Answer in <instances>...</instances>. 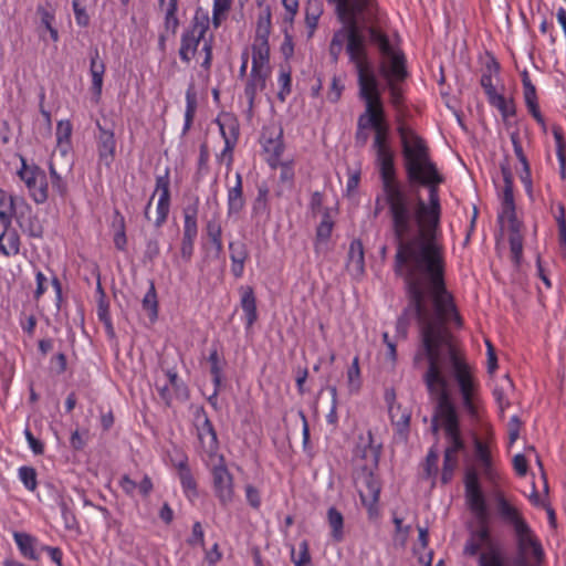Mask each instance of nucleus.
I'll return each mask as SVG.
<instances>
[{
    "mask_svg": "<svg viewBox=\"0 0 566 566\" xmlns=\"http://www.w3.org/2000/svg\"><path fill=\"white\" fill-rule=\"evenodd\" d=\"M15 210L17 198L0 189V222L6 230L11 227Z\"/></svg>",
    "mask_w": 566,
    "mask_h": 566,
    "instance_id": "nucleus-33",
    "label": "nucleus"
},
{
    "mask_svg": "<svg viewBox=\"0 0 566 566\" xmlns=\"http://www.w3.org/2000/svg\"><path fill=\"white\" fill-rule=\"evenodd\" d=\"M378 469L358 467L354 469L353 478L359 493L363 505L367 509L369 516L378 514V501L381 491V483L376 475Z\"/></svg>",
    "mask_w": 566,
    "mask_h": 566,
    "instance_id": "nucleus-10",
    "label": "nucleus"
},
{
    "mask_svg": "<svg viewBox=\"0 0 566 566\" xmlns=\"http://www.w3.org/2000/svg\"><path fill=\"white\" fill-rule=\"evenodd\" d=\"M328 524L332 528V537L336 542H340L344 537L343 526L344 517L343 514L335 507H331L327 512Z\"/></svg>",
    "mask_w": 566,
    "mask_h": 566,
    "instance_id": "nucleus-43",
    "label": "nucleus"
},
{
    "mask_svg": "<svg viewBox=\"0 0 566 566\" xmlns=\"http://www.w3.org/2000/svg\"><path fill=\"white\" fill-rule=\"evenodd\" d=\"M212 486L216 496L222 506H228L234 500L233 475L224 463L222 455L219 457L218 463L211 468Z\"/></svg>",
    "mask_w": 566,
    "mask_h": 566,
    "instance_id": "nucleus-15",
    "label": "nucleus"
},
{
    "mask_svg": "<svg viewBox=\"0 0 566 566\" xmlns=\"http://www.w3.org/2000/svg\"><path fill=\"white\" fill-rule=\"evenodd\" d=\"M395 399L394 391L386 392V400L388 401V411L392 423L397 427L407 428L409 424L410 416L407 412L399 415L400 407H395L390 401Z\"/></svg>",
    "mask_w": 566,
    "mask_h": 566,
    "instance_id": "nucleus-44",
    "label": "nucleus"
},
{
    "mask_svg": "<svg viewBox=\"0 0 566 566\" xmlns=\"http://www.w3.org/2000/svg\"><path fill=\"white\" fill-rule=\"evenodd\" d=\"M395 272L405 279V283L407 286V293L409 296V306L405 310L402 315L398 318L397 326H396L397 337L403 339L407 337V332H408V326L410 323L411 315H413L418 319L419 325H420V331H423L422 322L420 319V316L418 315L416 304L413 303V300H412L413 285H418L417 287H419V290L421 292V296H422V301H423L424 305L431 304L434 294H433V289L431 287V285L429 283V280L427 281V277H416L415 281L412 280L413 277L411 275V266H410L409 262H403L401 268L398 269L397 255L395 256ZM421 338L423 339V332H421Z\"/></svg>",
    "mask_w": 566,
    "mask_h": 566,
    "instance_id": "nucleus-8",
    "label": "nucleus"
},
{
    "mask_svg": "<svg viewBox=\"0 0 566 566\" xmlns=\"http://www.w3.org/2000/svg\"><path fill=\"white\" fill-rule=\"evenodd\" d=\"M4 239H7L8 242V256L18 254L20 251V239L17 232L8 230Z\"/></svg>",
    "mask_w": 566,
    "mask_h": 566,
    "instance_id": "nucleus-61",
    "label": "nucleus"
},
{
    "mask_svg": "<svg viewBox=\"0 0 566 566\" xmlns=\"http://www.w3.org/2000/svg\"><path fill=\"white\" fill-rule=\"evenodd\" d=\"M360 369H359V359L358 357H355L352 366L348 368L347 371V380H348V388L350 392H357L360 388Z\"/></svg>",
    "mask_w": 566,
    "mask_h": 566,
    "instance_id": "nucleus-52",
    "label": "nucleus"
},
{
    "mask_svg": "<svg viewBox=\"0 0 566 566\" xmlns=\"http://www.w3.org/2000/svg\"><path fill=\"white\" fill-rule=\"evenodd\" d=\"M398 134L402 144L405 167L411 182H418L428 187L429 202L419 199V212L427 223L433 227L440 226L441 205L438 186L444 181L437 166L431 161L429 148L424 140L411 128L400 125Z\"/></svg>",
    "mask_w": 566,
    "mask_h": 566,
    "instance_id": "nucleus-4",
    "label": "nucleus"
},
{
    "mask_svg": "<svg viewBox=\"0 0 566 566\" xmlns=\"http://www.w3.org/2000/svg\"><path fill=\"white\" fill-rule=\"evenodd\" d=\"M514 535L517 551L515 566L539 564L544 557L543 547L528 524L515 531Z\"/></svg>",
    "mask_w": 566,
    "mask_h": 566,
    "instance_id": "nucleus-13",
    "label": "nucleus"
},
{
    "mask_svg": "<svg viewBox=\"0 0 566 566\" xmlns=\"http://www.w3.org/2000/svg\"><path fill=\"white\" fill-rule=\"evenodd\" d=\"M230 260H231V272L235 277H241L244 272V265L249 258V251L243 242L229 243Z\"/></svg>",
    "mask_w": 566,
    "mask_h": 566,
    "instance_id": "nucleus-28",
    "label": "nucleus"
},
{
    "mask_svg": "<svg viewBox=\"0 0 566 566\" xmlns=\"http://www.w3.org/2000/svg\"><path fill=\"white\" fill-rule=\"evenodd\" d=\"M252 67L271 70L270 45L264 35L255 36L252 44Z\"/></svg>",
    "mask_w": 566,
    "mask_h": 566,
    "instance_id": "nucleus-29",
    "label": "nucleus"
},
{
    "mask_svg": "<svg viewBox=\"0 0 566 566\" xmlns=\"http://www.w3.org/2000/svg\"><path fill=\"white\" fill-rule=\"evenodd\" d=\"M106 66L99 57V51L95 48L91 53L90 73L92 76V88L96 96H101L103 87V77Z\"/></svg>",
    "mask_w": 566,
    "mask_h": 566,
    "instance_id": "nucleus-30",
    "label": "nucleus"
},
{
    "mask_svg": "<svg viewBox=\"0 0 566 566\" xmlns=\"http://www.w3.org/2000/svg\"><path fill=\"white\" fill-rule=\"evenodd\" d=\"M271 70L251 67L250 76L247 81L244 94L249 102V112L251 113L254 106V101L258 92H261L266 86V81L270 76Z\"/></svg>",
    "mask_w": 566,
    "mask_h": 566,
    "instance_id": "nucleus-25",
    "label": "nucleus"
},
{
    "mask_svg": "<svg viewBox=\"0 0 566 566\" xmlns=\"http://www.w3.org/2000/svg\"><path fill=\"white\" fill-rule=\"evenodd\" d=\"M97 316L105 324L109 332H113L112 321L109 317L108 304L101 298L97 304Z\"/></svg>",
    "mask_w": 566,
    "mask_h": 566,
    "instance_id": "nucleus-62",
    "label": "nucleus"
},
{
    "mask_svg": "<svg viewBox=\"0 0 566 566\" xmlns=\"http://www.w3.org/2000/svg\"><path fill=\"white\" fill-rule=\"evenodd\" d=\"M19 476L29 491H34L38 485L36 471L32 467H22L19 469Z\"/></svg>",
    "mask_w": 566,
    "mask_h": 566,
    "instance_id": "nucleus-54",
    "label": "nucleus"
},
{
    "mask_svg": "<svg viewBox=\"0 0 566 566\" xmlns=\"http://www.w3.org/2000/svg\"><path fill=\"white\" fill-rule=\"evenodd\" d=\"M168 172L157 176L155 191L145 209V217L154 221L155 227H161L168 217L170 209V190Z\"/></svg>",
    "mask_w": 566,
    "mask_h": 566,
    "instance_id": "nucleus-12",
    "label": "nucleus"
},
{
    "mask_svg": "<svg viewBox=\"0 0 566 566\" xmlns=\"http://www.w3.org/2000/svg\"><path fill=\"white\" fill-rule=\"evenodd\" d=\"M98 128L97 135V151L99 161L109 167L115 157L116 140L113 128L96 123Z\"/></svg>",
    "mask_w": 566,
    "mask_h": 566,
    "instance_id": "nucleus-24",
    "label": "nucleus"
},
{
    "mask_svg": "<svg viewBox=\"0 0 566 566\" xmlns=\"http://www.w3.org/2000/svg\"><path fill=\"white\" fill-rule=\"evenodd\" d=\"M479 526L470 532L464 545V554L475 556L482 548L488 551L494 548L493 539L489 528V521L478 522Z\"/></svg>",
    "mask_w": 566,
    "mask_h": 566,
    "instance_id": "nucleus-22",
    "label": "nucleus"
},
{
    "mask_svg": "<svg viewBox=\"0 0 566 566\" xmlns=\"http://www.w3.org/2000/svg\"><path fill=\"white\" fill-rule=\"evenodd\" d=\"M400 82H387L390 94V101L395 107H399L402 103V92L399 87Z\"/></svg>",
    "mask_w": 566,
    "mask_h": 566,
    "instance_id": "nucleus-64",
    "label": "nucleus"
},
{
    "mask_svg": "<svg viewBox=\"0 0 566 566\" xmlns=\"http://www.w3.org/2000/svg\"><path fill=\"white\" fill-rule=\"evenodd\" d=\"M323 13V2L321 0H308L305 6V21L310 29V35L317 27L319 17Z\"/></svg>",
    "mask_w": 566,
    "mask_h": 566,
    "instance_id": "nucleus-39",
    "label": "nucleus"
},
{
    "mask_svg": "<svg viewBox=\"0 0 566 566\" xmlns=\"http://www.w3.org/2000/svg\"><path fill=\"white\" fill-rule=\"evenodd\" d=\"M333 226L334 223L329 217V213L325 212L322 221L319 222L316 229L315 251L317 253L325 248L327 241L329 240Z\"/></svg>",
    "mask_w": 566,
    "mask_h": 566,
    "instance_id": "nucleus-38",
    "label": "nucleus"
},
{
    "mask_svg": "<svg viewBox=\"0 0 566 566\" xmlns=\"http://www.w3.org/2000/svg\"><path fill=\"white\" fill-rule=\"evenodd\" d=\"M373 149L376 153L382 181L384 201L388 207L391 231L397 243V265L409 262L411 275L430 277L444 273L443 247L439 241V227L427 223L419 212V200L412 199L395 179L394 156L382 133L374 137Z\"/></svg>",
    "mask_w": 566,
    "mask_h": 566,
    "instance_id": "nucleus-1",
    "label": "nucleus"
},
{
    "mask_svg": "<svg viewBox=\"0 0 566 566\" xmlns=\"http://www.w3.org/2000/svg\"><path fill=\"white\" fill-rule=\"evenodd\" d=\"M231 2L232 0H214L212 20L216 27L220 24L221 17L229 11Z\"/></svg>",
    "mask_w": 566,
    "mask_h": 566,
    "instance_id": "nucleus-58",
    "label": "nucleus"
},
{
    "mask_svg": "<svg viewBox=\"0 0 566 566\" xmlns=\"http://www.w3.org/2000/svg\"><path fill=\"white\" fill-rule=\"evenodd\" d=\"M499 222L504 229L505 224H516V213L513 196V186H504L503 199H502V211L499 216Z\"/></svg>",
    "mask_w": 566,
    "mask_h": 566,
    "instance_id": "nucleus-31",
    "label": "nucleus"
},
{
    "mask_svg": "<svg viewBox=\"0 0 566 566\" xmlns=\"http://www.w3.org/2000/svg\"><path fill=\"white\" fill-rule=\"evenodd\" d=\"M479 563L480 566H504L500 553L495 547L485 553H481Z\"/></svg>",
    "mask_w": 566,
    "mask_h": 566,
    "instance_id": "nucleus-56",
    "label": "nucleus"
},
{
    "mask_svg": "<svg viewBox=\"0 0 566 566\" xmlns=\"http://www.w3.org/2000/svg\"><path fill=\"white\" fill-rule=\"evenodd\" d=\"M490 104L496 107L503 118L506 120L510 116L515 115V105L512 99H506L503 95L497 94L489 99Z\"/></svg>",
    "mask_w": 566,
    "mask_h": 566,
    "instance_id": "nucleus-45",
    "label": "nucleus"
},
{
    "mask_svg": "<svg viewBox=\"0 0 566 566\" xmlns=\"http://www.w3.org/2000/svg\"><path fill=\"white\" fill-rule=\"evenodd\" d=\"M497 72L499 65L496 63H494L493 66L488 65V71L482 74L480 80L481 86L483 87L489 99L497 95L496 90L493 85V75L497 74Z\"/></svg>",
    "mask_w": 566,
    "mask_h": 566,
    "instance_id": "nucleus-48",
    "label": "nucleus"
},
{
    "mask_svg": "<svg viewBox=\"0 0 566 566\" xmlns=\"http://www.w3.org/2000/svg\"><path fill=\"white\" fill-rule=\"evenodd\" d=\"M504 228L510 230V248L512 253V260L515 265H518L523 253V240L520 233L521 223L517 221L516 224H505Z\"/></svg>",
    "mask_w": 566,
    "mask_h": 566,
    "instance_id": "nucleus-35",
    "label": "nucleus"
},
{
    "mask_svg": "<svg viewBox=\"0 0 566 566\" xmlns=\"http://www.w3.org/2000/svg\"><path fill=\"white\" fill-rule=\"evenodd\" d=\"M494 501L496 505V511L500 516V518L507 525H511L515 531L518 528L527 525L526 521L524 520L521 511L511 503L503 492L495 491L494 492Z\"/></svg>",
    "mask_w": 566,
    "mask_h": 566,
    "instance_id": "nucleus-21",
    "label": "nucleus"
},
{
    "mask_svg": "<svg viewBox=\"0 0 566 566\" xmlns=\"http://www.w3.org/2000/svg\"><path fill=\"white\" fill-rule=\"evenodd\" d=\"M19 226L23 230V232L28 233L33 238H41L43 234V227L36 217L29 218L28 220H22V218H18Z\"/></svg>",
    "mask_w": 566,
    "mask_h": 566,
    "instance_id": "nucleus-49",
    "label": "nucleus"
},
{
    "mask_svg": "<svg viewBox=\"0 0 566 566\" xmlns=\"http://www.w3.org/2000/svg\"><path fill=\"white\" fill-rule=\"evenodd\" d=\"M367 32L369 41L377 45L382 56L379 65L382 77L386 82H403L408 76L405 54L390 45L388 36L378 29L376 23L367 27Z\"/></svg>",
    "mask_w": 566,
    "mask_h": 566,
    "instance_id": "nucleus-7",
    "label": "nucleus"
},
{
    "mask_svg": "<svg viewBox=\"0 0 566 566\" xmlns=\"http://www.w3.org/2000/svg\"><path fill=\"white\" fill-rule=\"evenodd\" d=\"M207 30L208 19L202 18L200 20L199 17L196 15L191 24V28L187 30L181 36L179 56L184 62L189 63L191 59L195 56L198 45L200 41L205 38Z\"/></svg>",
    "mask_w": 566,
    "mask_h": 566,
    "instance_id": "nucleus-19",
    "label": "nucleus"
},
{
    "mask_svg": "<svg viewBox=\"0 0 566 566\" xmlns=\"http://www.w3.org/2000/svg\"><path fill=\"white\" fill-rule=\"evenodd\" d=\"M271 29V14L270 11L266 10L264 15H260L258 21L256 34L255 36L264 35L268 40Z\"/></svg>",
    "mask_w": 566,
    "mask_h": 566,
    "instance_id": "nucleus-60",
    "label": "nucleus"
},
{
    "mask_svg": "<svg viewBox=\"0 0 566 566\" xmlns=\"http://www.w3.org/2000/svg\"><path fill=\"white\" fill-rule=\"evenodd\" d=\"M336 4L343 27L334 32L328 48L332 63L336 64L345 48L349 61L355 65L359 88L378 84L368 59L367 27L376 23L371 0H328Z\"/></svg>",
    "mask_w": 566,
    "mask_h": 566,
    "instance_id": "nucleus-3",
    "label": "nucleus"
},
{
    "mask_svg": "<svg viewBox=\"0 0 566 566\" xmlns=\"http://www.w3.org/2000/svg\"><path fill=\"white\" fill-rule=\"evenodd\" d=\"M240 304L245 314L247 327L250 328L258 319L256 297L254 290L250 285H243L239 289Z\"/></svg>",
    "mask_w": 566,
    "mask_h": 566,
    "instance_id": "nucleus-27",
    "label": "nucleus"
},
{
    "mask_svg": "<svg viewBox=\"0 0 566 566\" xmlns=\"http://www.w3.org/2000/svg\"><path fill=\"white\" fill-rule=\"evenodd\" d=\"M524 99H525V104H526L530 113L532 114V116L535 118V120L538 124H541L544 127L545 120H544L543 115L539 112L535 86L524 88Z\"/></svg>",
    "mask_w": 566,
    "mask_h": 566,
    "instance_id": "nucleus-42",
    "label": "nucleus"
},
{
    "mask_svg": "<svg viewBox=\"0 0 566 566\" xmlns=\"http://www.w3.org/2000/svg\"><path fill=\"white\" fill-rule=\"evenodd\" d=\"M205 231L209 241L222 239V227L218 211H214L212 216L206 221Z\"/></svg>",
    "mask_w": 566,
    "mask_h": 566,
    "instance_id": "nucleus-47",
    "label": "nucleus"
},
{
    "mask_svg": "<svg viewBox=\"0 0 566 566\" xmlns=\"http://www.w3.org/2000/svg\"><path fill=\"white\" fill-rule=\"evenodd\" d=\"M245 200L243 197L242 176L235 174V184L228 190V216L237 214L244 208Z\"/></svg>",
    "mask_w": 566,
    "mask_h": 566,
    "instance_id": "nucleus-32",
    "label": "nucleus"
},
{
    "mask_svg": "<svg viewBox=\"0 0 566 566\" xmlns=\"http://www.w3.org/2000/svg\"><path fill=\"white\" fill-rule=\"evenodd\" d=\"M175 467L178 469V475L185 492L189 496L196 495L197 483L188 467V458L186 455H181L178 462L175 463Z\"/></svg>",
    "mask_w": 566,
    "mask_h": 566,
    "instance_id": "nucleus-34",
    "label": "nucleus"
},
{
    "mask_svg": "<svg viewBox=\"0 0 566 566\" xmlns=\"http://www.w3.org/2000/svg\"><path fill=\"white\" fill-rule=\"evenodd\" d=\"M220 133L224 139V149L221 153V159H227L228 167L233 161V149L239 138V123L231 114H223L217 118Z\"/></svg>",
    "mask_w": 566,
    "mask_h": 566,
    "instance_id": "nucleus-20",
    "label": "nucleus"
},
{
    "mask_svg": "<svg viewBox=\"0 0 566 566\" xmlns=\"http://www.w3.org/2000/svg\"><path fill=\"white\" fill-rule=\"evenodd\" d=\"M292 560L294 566H310L311 565V555L308 551V543L303 541L298 545V553L295 554V549L291 551Z\"/></svg>",
    "mask_w": 566,
    "mask_h": 566,
    "instance_id": "nucleus-51",
    "label": "nucleus"
},
{
    "mask_svg": "<svg viewBox=\"0 0 566 566\" xmlns=\"http://www.w3.org/2000/svg\"><path fill=\"white\" fill-rule=\"evenodd\" d=\"M198 199L184 209V230L180 243V258L189 263L195 251V240L198 235Z\"/></svg>",
    "mask_w": 566,
    "mask_h": 566,
    "instance_id": "nucleus-16",
    "label": "nucleus"
},
{
    "mask_svg": "<svg viewBox=\"0 0 566 566\" xmlns=\"http://www.w3.org/2000/svg\"><path fill=\"white\" fill-rule=\"evenodd\" d=\"M264 150L270 154V157L268 159L270 166L276 167L280 161V157L284 150L283 143L281 140V133L279 134L277 138H269L265 139L263 143Z\"/></svg>",
    "mask_w": 566,
    "mask_h": 566,
    "instance_id": "nucleus-41",
    "label": "nucleus"
},
{
    "mask_svg": "<svg viewBox=\"0 0 566 566\" xmlns=\"http://www.w3.org/2000/svg\"><path fill=\"white\" fill-rule=\"evenodd\" d=\"M359 96L365 101L366 109L365 113L358 117L357 132L355 135L356 145L364 147L369 138L366 129L371 127L377 132L382 133V139H388V126L385 123L384 107L380 98V92L378 84L359 88Z\"/></svg>",
    "mask_w": 566,
    "mask_h": 566,
    "instance_id": "nucleus-6",
    "label": "nucleus"
},
{
    "mask_svg": "<svg viewBox=\"0 0 566 566\" xmlns=\"http://www.w3.org/2000/svg\"><path fill=\"white\" fill-rule=\"evenodd\" d=\"M115 223H117V231L114 234V244L118 250L124 251L127 243L125 234V221L124 217L120 216L118 212H116V219L114 221V224Z\"/></svg>",
    "mask_w": 566,
    "mask_h": 566,
    "instance_id": "nucleus-53",
    "label": "nucleus"
},
{
    "mask_svg": "<svg viewBox=\"0 0 566 566\" xmlns=\"http://www.w3.org/2000/svg\"><path fill=\"white\" fill-rule=\"evenodd\" d=\"M474 451L478 462L482 469V472L485 476L492 478V459L491 452L486 443L482 442L480 439H475L474 441Z\"/></svg>",
    "mask_w": 566,
    "mask_h": 566,
    "instance_id": "nucleus-37",
    "label": "nucleus"
},
{
    "mask_svg": "<svg viewBox=\"0 0 566 566\" xmlns=\"http://www.w3.org/2000/svg\"><path fill=\"white\" fill-rule=\"evenodd\" d=\"M443 417L446 418V437L448 446L444 450V459L447 463L458 461V453L464 448L460 432L459 417L455 409H451L447 405H442Z\"/></svg>",
    "mask_w": 566,
    "mask_h": 566,
    "instance_id": "nucleus-17",
    "label": "nucleus"
},
{
    "mask_svg": "<svg viewBox=\"0 0 566 566\" xmlns=\"http://www.w3.org/2000/svg\"><path fill=\"white\" fill-rule=\"evenodd\" d=\"M428 280L434 294L431 304L424 305L418 285L412 287V300L422 322L423 349L429 366H431L430 349L441 376H444L446 361L448 360L451 364L462 396L463 407L471 418H476V384L468 365L459 357L452 343V336L446 327L447 323H454L457 327H461L462 318L457 312L451 294L446 289L444 273L427 277Z\"/></svg>",
    "mask_w": 566,
    "mask_h": 566,
    "instance_id": "nucleus-2",
    "label": "nucleus"
},
{
    "mask_svg": "<svg viewBox=\"0 0 566 566\" xmlns=\"http://www.w3.org/2000/svg\"><path fill=\"white\" fill-rule=\"evenodd\" d=\"M143 307L149 312L151 319L157 317L158 303L154 283H150V287L143 298Z\"/></svg>",
    "mask_w": 566,
    "mask_h": 566,
    "instance_id": "nucleus-50",
    "label": "nucleus"
},
{
    "mask_svg": "<svg viewBox=\"0 0 566 566\" xmlns=\"http://www.w3.org/2000/svg\"><path fill=\"white\" fill-rule=\"evenodd\" d=\"M277 82L280 85L277 97L281 102H284L286 96L291 93V71L282 69Z\"/></svg>",
    "mask_w": 566,
    "mask_h": 566,
    "instance_id": "nucleus-55",
    "label": "nucleus"
},
{
    "mask_svg": "<svg viewBox=\"0 0 566 566\" xmlns=\"http://www.w3.org/2000/svg\"><path fill=\"white\" fill-rule=\"evenodd\" d=\"M186 102L184 133L190 129L197 111V93L192 84L187 88Z\"/></svg>",
    "mask_w": 566,
    "mask_h": 566,
    "instance_id": "nucleus-40",
    "label": "nucleus"
},
{
    "mask_svg": "<svg viewBox=\"0 0 566 566\" xmlns=\"http://www.w3.org/2000/svg\"><path fill=\"white\" fill-rule=\"evenodd\" d=\"M513 389V382L511 381L509 376H505L503 379V384L501 386H497L493 395L495 397V400L500 407L501 413L504 412V409L509 407L510 402L507 399V391Z\"/></svg>",
    "mask_w": 566,
    "mask_h": 566,
    "instance_id": "nucleus-46",
    "label": "nucleus"
},
{
    "mask_svg": "<svg viewBox=\"0 0 566 566\" xmlns=\"http://www.w3.org/2000/svg\"><path fill=\"white\" fill-rule=\"evenodd\" d=\"M160 248L157 239H149L146 243L144 252V262L153 263L159 255Z\"/></svg>",
    "mask_w": 566,
    "mask_h": 566,
    "instance_id": "nucleus-59",
    "label": "nucleus"
},
{
    "mask_svg": "<svg viewBox=\"0 0 566 566\" xmlns=\"http://www.w3.org/2000/svg\"><path fill=\"white\" fill-rule=\"evenodd\" d=\"M380 457V446L374 443L371 431L358 437V442L354 450V469L366 467L369 469H378Z\"/></svg>",
    "mask_w": 566,
    "mask_h": 566,
    "instance_id": "nucleus-18",
    "label": "nucleus"
},
{
    "mask_svg": "<svg viewBox=\"0 0 566 566\" xmlns=\"http://www.w3.org/2000/svg\"><path fill=\"white\" fill-rule=\"evenodd\" d=\"M72 136L70 120H60L56 125V140L59 149L54 150L49 161V171L53 190L61 197L67 192L66 178L73 168V158L67 151Z\"/></svg>",
    "mask_w": 566,
    "mask_h": 566,
    "instance_id": "nucleus-5",
    "label": "nucleus"
},
{
    "mask_svg": "<svg viewBox=\"0 0 566 566\" xmlns=\"http://www.w3.org/2000/svg\"><path fill=\"white\" fill-rule=\"evenodd\" d=\"M196 422L201 448L209 455H213L218 450L217 433L203 409L197 411Z\"/></svg>",
    "mask_w": 566,
    "mask_h": 566,
    "instance_id": "nucleus-23",
    "label": "nucleus"
},
{
    "mask_svg": "<svg viewBox=\"0 0 566 566\" xmlns=\"http://www.w3.org/2000/svg\"><path fill=\"white\" fill-rule=\"evenodd\" d=\"M429 354L431 357V366H428V370L423 375V381L430 396L436 400L434 412L431 419V432L437 436L440 426L446 430V418L443 417L442 405H447L451 409H455V407L450 399L448 380L446 376L440 375L431 349Z\"/></svg>",
    "mask_w": 566,
    "mask_h": 566,
    "instance_id": "nucleus-9",
    "label": "nucleus"
},
{
    "mask_svg": "<svg viewBox=\"0 0 566 566\" xmlns=\"http://www.w3.org/2000/svg\"><path fill=\"white\" fill-rule=\"evenodd\" d=\"M210 363V373L212 375V380L216 387H220L221 385V366L219 363V355L217 349H213L209 355Z\"/></svg>",
    "mask_w": 566,
    "mask_h": 566,
    "instance_id": "nucleus-57",
    "label": "nucleus"
},
{
    "mask_svg": "<svg viewBox=\"0 0 566 566\" xmlns=\"http://www.w3.org/2000/svg\"><path fill=\"white\" fill-rule=\"evenodd\" d=\"M21 166L17 170L19 179L24 184L30 198L42 205L49 199V182L45 171L35 164H29L27 159L19 156Z\"/></svg>",
    "mask_w": 566,
    "mask_h": 566,
    "instance_id": "nucleus-11",
    "label": "nucleus"
},
{
    "mask_svg": "<svg viewBox=\"0 0 566 566\" xmlns=\"http://www.w3.org/2000/svg\"><path fill=\"white\" fill-rule=\"evenodd\" d=\"M13 537L21 554L24 557L30 558L32 560L39 559V554L35 551L36 539L33 536L27 533L15 532L13 534Z\"/></svg>",
    "mask_w": 566,
    "mask_h": 566,
    "instance_id": "nucleus-36",
    "label": "nucleus"
},
{
    "mask_svg": "<svg viewBox=\"0 0 566 566\" xmlns=\"http://www.w3.org/2000/svg\"><path fill=\"white\" fill-rule=\"evenodd\" d=\"M465 502L478 522L489 521L488 505L481 491L479 476L474 469L465 472Z\"/></svg>",
    "mask_w": 566,
    "mask_h": 566,
    "instance_id": "nucleus-14",
    "label": "nucleus"
},
{
    "mask_svg": "<svg viewBox=\"0 0 566 566\" xmlns=\"http://www.w3.org/2000/svg\"><path fill=\"white\" fill-rule=\"evenodd\" d=\"M347 270L355 277H360L365 271V253L360 240H353L349 244Z\"/></svg>",
    "mask_w": 566,
    "mask_h": 566,
    "instance_id": "nucleus-26",
    "label": "nucleus"
},
{
    "mask_svg": "<svg viewBox=\"0 0 566 566\" xmlns=\"http://www.w3.org/2000/svg\"><path fill=\"white\" fill-rule=\"evenodd\" d=\"M522 422L517 416H513L507 423L509 441L513 444L520 437Z\"/></svg>",
    "mask_w": 566,
    "mask_h": 566,
    "instance_id": "nucleus-63",
    "label": "nucleus"
}]
</instances>
